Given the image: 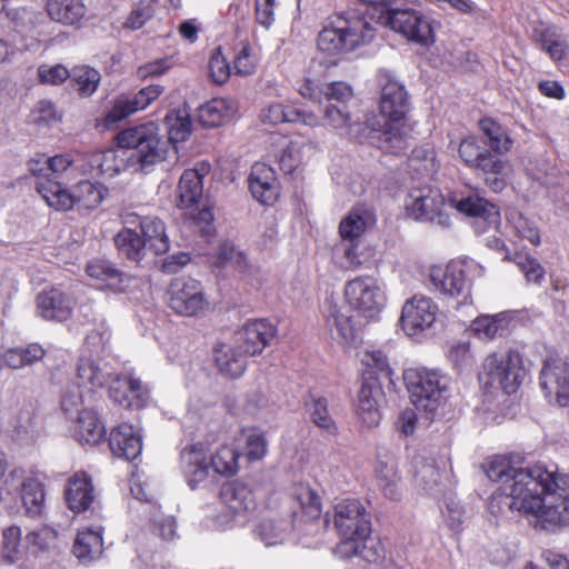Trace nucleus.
Listing matches in <instances>:
<instances>
[{
	"label": "nucleus",
	"instance_id": "obj_8",
	"mask_svg": "<svg viewBox=\"0 0 569 569\" xmlns=\"http://www.w3.org/2000/svg\"><path fill=\"white\" fill-rule=\"evenodd\" d=\"M453 206L449 204V208ZM448 206L439 190L430 187L412 189L406 200L408 216L420 221H430L441 227L449 226Z\"/></svg>",
	"mask_w": 569,
	"mask_h": 569
},
{
	"label": "nucleus",
	"instance_id": "obj_46",
	"mask_svg": "<svg viewBox=\"0 0 569 569\" xmlns=\"http://www.w3.org/2000/svg\"><path fill=\"white\" fill-rule=\"evenodd\" d=\"M74 556L84 561L92 560L102 553V537L100 531L87 530L79 532L74 545Z\"/></svg>",
	"mask_w": 569,
	"mask_h": 569
},
{
	"label": "nucleus",
	"instance_id": "obj_1",
	"mask_svg": "<svg viewBox=\"0 0 569 569\" xmlns=\"http://www.w3.org/2000/svg\"><path fill=\"white\" fill-rule=\"evenodd\" d=\"M487 477L500 483L491 495L489 510L532 516L536 527L555 531L569 525V476L543 465H512L496 458L486 465Z\"/></svg>",
	"mask_w": 569,
	"mask_h": 569
},
{
	"label": "nucleus",
	"instance_id": "obj_59",
	"mask_svg": "<svg viewBox=\"0 0 569 569\" xmlns=\"http://www.w3.org/2000/svg\"><path fill=\"white\" fill-rule=\"evenodd\" d=\"M168 251H157L156 266L159 270L167 274H173L186 267L191 258L189 252L179 251L172 254H166Z\"/></svg>",
	"mask_w": 569,
	"mask_h": 569
},
{
	"label": "nucleus",
	"instance_id": "obj_19",
	"mask_svg": "<svg viewBox=\"0 0 569 569\" xmlns=\"http://www.w3.org/2000/svg\"><path fill=\"white\" fill-rule=\"evenodd\" d=\"M369 140L383 153L399 154L409 146L408 128L401 121L388 120L381 129L370 130Z\"/></svg>",
	"mask_w": 569,
	"mask_h": 569
},
{
	"label": "nucleus",
	"instance_id": "obj_61",
	"mask_svg": "<svg viewBox=\"0 0 569 569\" xmlns=\"http://www.w3.org/2000/svg\"><path fill=\"white\" fill-rule=\"evenodd\" d=\"M137 111L134 104H132L130 94L120 96L114 100L112 108L107 112L106 122L108 124L119 122Z\"/></svg>",
	"mask_w": 569,
	"mask_h": 569
},
{
	"label": "nucleus",
	"instance_id": "obj_9",
	"mask_svg": "<svg viewBox=\"0 0 569 569\" xmlns=\"http://www.w3.org/2000/svg\"><path fill=\"white\" fill-rule=\"evenodd\" d=\"M348 305L368 319L375 318L385 307L386 296L378 282L370 277H357L345 286Z\"/></svg>",
	"mask_w": 569,
	"mask_h": 569
},
{
	"label": "nucleus",
	"instance_id": "obj_49",
	"mask_svg": "<svg viewBox=\"0 0 569 569\" xmlns=\"http://www.w3.org/2000/svg\"><path fill=\"white\" fill-rule=\"evenodd\" d=\"M312 150V144L302 139L291 140L279 156V166L284 173H292L303 160L305 150Z\"/></svg>",
	"mask_w": 569,
	"mask_h": 569
},
{
	"label": "nucleus",
	"instance_id": "obj_63",
	"mask_svg": "<svg viewBox=\"0 0 569 569\" xmlns=\"http://www.w3.org/2000/svg\"><path fill=\"white\" fill-rule=\"evenodd\" d=\"M71 71H69L62 64H41L38 68V77L40 82L46 84L58 86L63 83L70 78Z\"/></svg>",
	"mask_w": 569,
	"mask_h": 569
},
{
	"label": "nucleus",
	"instance_id": "obj_2",
	"mask_svg": "<svg viewBox=\"0 0 569 569\" xmlns=\"http://www.w3.org/2000/svg\"><path fill=\"white\" fill-rule=\"evenodd\" d=\"M169 151L170 143L159 137V127L148 122L120 131L116 148L96 151L88 161L93 172L112 178L136 166L147 172L154 164L167 160Z\"/></svg>",
	"mask_w": 569,
	"mask_h": 569
},
{
	"label": "nucleus",
	"instance_id": "obj_7",
	"mask_svg": "<svg viewBox=\"0 0 569 569\" xmlns=\"http://www.w3.org/2000/svg\"><path fill=\"white\" fill-rule=\"evenodd\" d=\"M37 190L46 200L48 206L56 210H70L73 206L83 209H92L100 204L103 199L100 188L90 181H80L70 193L61 187L60 182L48 180L38 182Z\"/></svg>",
	"mask_w": 569,
	"mask_h": 569
},
{
	"label": "nucleus",
	"instance_id": "obj_37",
	"mask_svg": "<svg viewBox=\"0 0 569 569\" xmlns=\"http://www.w3.org/2000/svg\"><path fill=\"white\" fill-rule=\"evenodd\" d=\"M202 176L196 169H188L181 174L177 187L179 208H191L202 197Z\"/></svg>",
	"mask_w": 569,
	"mask_h": 569
},
{
	"label": "nucleus",
	"instance_id": "obj_36",
	"mask_svg": "<svg viewBox=\"0 0 569 569\" xmlns=\"http://www.w3.org/2000/svg\"><path fill=\"white\" fill-rule=\"evenodd\" d=\"M323 124L336 130H341L346 134L353 136L356 128L360 124L358 119L349 109L346 103H327L323 108Z\"/></svg>",
	"mask_w": 569,
	"mask_h": 569
},
{
	"label": "nucleus",
	"instance_id": "obj_56",
	"mask_svg": "<svg viewBox=\"0 0 569 569\" xmlns=\"http://www.w3.org/2000/svg\"><path fill=\"white\" fill-rule=\"evenodd\" d=\"M243 452L241 457H244L249 462L261 460L267 453V440L264 435L256 429L243 432Z\"/></svg>",
	"mask_w": 569,
	"mask_h": 569
},
{
	"label": "nucleus",
	"instance_id": "obj_11",
	"mask_svg": "<svg viewBox=\"0 0 569 569\" xmlns=\"http://www.w3.org/2000/svg\"><path fill=\"white\" fill-rule=\"evenodd\" d=\"M118 249H168L164 224L157 218H144L138 228H124L114 237Z\"/></svg>",
	"mask_w": 569,
	"mask_h": 569
},
{
	"label": "nucleus",
	"instance_id": "obj_39",
	"mask_svg": "<svg viewBox=\"0 0 569 569\" xmlns=\"http://www.w3.org/2000/svg\"><path fill=\"white\" fill-rule=\"evenodd\" d=\"M234 112L233 102L227 99H212L198 109L199 122L204 127H218Z\"/></svg>",
	"mask_w": 569,
	"mask_h": 569
},
{
	"label": "nucleus",
	"instance_id": "obj_55",
	"mask_svg": "<svg viewBox=\"0 0 569 569\" xmlns=\"http://www.w3.org/2000/svg\"><path fill=\"white\" fill-rule=\"evenodd\" d=\"M70 78L76 83L77 91L81 97L93 94L101 80L99 71L88 66L74 67Z\"/></svg>",
	"mask_w": 569,
	"mask_h": 569
},
{
	"label": "nucleus",
	"instance_id": "obj_6",
	"mask_svg": "<svg viewBox=\"0 0 569 569\" xmlns=\"http://www.w3.org/2000/svg\"><path fill=\"white\" fill-rule=\"evenodd\" d=\"M403 379L419 411L433 415L447 397L448 379L436 370L411 368L405 371Z\"/></svg>",
	"mask_w": 569,
	"mask_h": 569
},
{
	"label": "nucleus",
	"instance_id": "obj_62",
	"mask_svg": "<svg viewBox=\"0 0 569 569\" xmlns=\"http://www.w3.org/2000/svg\"><path fill=\"white\" fill-rule=\"evenodd\" d=\"M506 161L492 154L489 150L485 149L472 168L480 170L486 176H501L506 169Z\"/></svg>",
	"mask_w": 569,
	"mask_h": 569
},
{
	"label": "nucleus",
	"instance_id": "obj_45",
	"mask_svg": "<svg viewBox=\"0 0 569 569\" xmlns=\"http://www.w3.org/2000/svg\"><path fill=\"white\" fill-rule=\"evenodd\" d=\"M413 466L418 486L429 493L435 492L441 481V472L435 461L425 457H416Z\"/></svg>",
	"mask_w": 569,
	"mask_h": 569
},
{
	"label": "nucleus",
	"instance_id": "obj_34",
	"mask_svg": "<svg viewBox=\"0 0 569 569\" xmlns=\"http://www.w3.org/2000/svg\"><path fill=\"white\" fill-rule=\"evenodd\" d=\"M164 123L168 131V138L159 137L170 143V153L177 154L174 144L177 142L186 141L191 133V119L190 114L186 109H173L170 110L164 117Z\"/></svg>",
	"mask_w": 569,
	"mask_h": 569
},
{
	"label": "nucleus",
	"instance_id": "obj_15",
	"mask_svg": "<svg viewBox=\"0 0 569 569\" xmlns=\"http://www.w3.org/2000/svg\"><path fill=\"white\" fill-rule=\"evenodd\" d=\"M387 23L390 28L411 41L427 44L432 38L430 23L415 10L391 9Z\"/></svg>",
	"mask_w": 569,
	"mask_h": 569
},
{
	"label": "nucleus",
	"instance_id": "obj_58",
	"mask_svg": "<svg viewBox=\"0 0 569 569\" xmlns=\"http://www.w3.org/2000/svg\"><path fill=\"white\" fill-rule=\"evenodd\" d=\"M21 529L18 526H10L2 532L1 557L7 563H14L20 558Z\"/></svg>",
	"mask_w": 569,
	"mask_h": 569
},
{
	"label": "nucleus",
	"instance_id": "obj_21",
	"mask_svg": "<svg viewBox=\"0 0 569 569\" xmlns=\"http://www.w3.org/2000/svg\"><path fill=\"white\" fill-rule=\"evenodd\" d=\"M180 468L192 489L208 478L211 466L201 443L187 446L182 449L180 453Z\"/></svg>",
	"mask_w": 569,
	"mask_h": 569
},
{
	"label": "nucleus",
	"instance_id": "obj_25",
	"mask_svg": "<svg viewBox=\"0 0 569 569\" xmlns=\"http://www.w3.org/2000/svg\"><path fill=\"white\" fill-rule=\"evenodd\" d=\"M260 120L271 126L284 122H301L309 127L320 124V119L315 113L298 108L286 107L280 102H272L262 108L260 111Z\"/></svg>",
	"mask_w": 569,
	"mask_h": 569
},
{
	"label": "nucleus",
	"instance_id": "obj_23",
	"mask_svg": "<svg viewBox=\"0 0 569 569\" xmlns=\"http://www.w3.org/2000/svg\"><path fill=\"white\" fill-rule=\"evenodd\" d=\"M109 447L116 457L131 461L141 453L142 437L132 425L122 423L111 430Z\"/></svg>",
	"mask_w": 569,
	"mask_h": 569
},
{
	"label": "nucleus",
	"instance_id": "obj_10",
	"mask_svg": "<svg viewBox=\"0 0 569 569\" xmlns=\"http://www.w3.org/2000/svg\"><path fill=\"white\" fill-rule=\"evenodd\" d=\"M167 296L170 309L186 317L197 316L209 306L202 284L191 278L171 280Z\"/></svg>",
	"mask_w": 569,
	"mask_h": 569
},
{
	"label": "nucleus",
	"instance_id": "obj_38",
	"mask_svg": "<svg viewBox=\"0 0 569 569\" xmlns=\"http://www.w3.org/2000/svg\"><path fill=\"white\" fill-rule=\"evenodd\" d=\"M332 272L355 271L371 268L373 260L369 251H327Z\"/></svg>",
	"mask_w": 569,
	"mask_h": 569
},
{
	"label": "nucleus",
	"instance_id": "obj_44",
	"mask_svg": "<svg viewBox=\"0 0 569 569\" xmlns=\"http://www.w3.org/2000/svg\"><path fill=\"white\" fill-rule=\"evenodd\" d=\"M455 208L468 217H479L490 222H497L499 218L497 207L477 196H470L458 200L455 203Z\"/></svg>",
	"mask_w": 569,
	"mask_h": 569
},
{
	"label": "nucleus",
	"instance_id": "obj_14",
	"mask_svg": "<svg viewBox=\"0 0 569 569\" xmlns=\"http://www.w3.org/2000/svg\"><path fill=\"white\" fill-rule=\"evenodd\" d=\"M438 315V306L428 297L413 296L401 310L400 323L405 333L416 337L429 330Z\"/></svg>",
	"mask_w": 569,
	"mask_h": 569
},
{
	"label": "nucleus",
	"instance_id": "obj_60",
	"mask_svg": "<svg viewBox=\"0 0 569 569\" xmlns=\"http://www.w3.org/2000/svg\"><path fill=\"white\" fill-rule=\"evenodd\" d=\"M209 74L217 84L227 82L231 74L230 66L221 52V48L214 49L209 60Z\"/></svg>",
	"mask_w": 569,
	"mask_h": 569
},
{
	"label": "nucleus",
	"instance_id": "obj_4",
	"mask_svg": "<svg viewBox=\"0 0 569 569\" xmlns=\"http://www.w3.org/2000/svg\"><path fill=\"white\" fill-rule=\"evenodd\" d=\"M373 28L358 16H338L319 32L318 48L328 54L356 50L373 39Z\"/></svg>",
	"mask_w": 569,
	"mask_h": 569
},
{
	"label": "nucleus",
	"instance_id": "obj_54",
	"mask_svg": "<svg viewBox=\"0 0 569 569\" xmlns=\"http://www.w3.org/2000/svg\"><path fill=\"white\" fill-rule=\"evenodd\" d=\"M505 259L513 261L530 282L540 283L545 277L543 267L527 251H507Z\"/></svg>",
	"mask_w": 569,
	"mask_h": 569
},
{
	"label": "nucleus",
	"instance_id": "obj_18",
	"mask_svg": "<svg viewBox=\"0 0 569 569\" xmlns=\"http://www.w3.org/2000/svg\"><path fill=\"white\" fill-rule=\"evenodd\" d=\"M410 110V100L405 86L393 78H387L381 86L380 111L392 122L402 121Z\"/></svg>",
	"mask_w": 569,
	"mask_h": 569
},
{
	"label": "nucleus",
	"instance_id": "obj_50",
	"mask_svg": "<svg viewBox=\"0 0 569 569\" xmlns=\"http://www.w3.org/2000/svg\"><path fill=\"white\" fill-rule=\"evenodd\" d=\"M20 495L26 512L29 516L36 517L42 512L44 507V489L42 482L37 477L33 476L32 479H29Z\"/></svg>",
	"mask_w": 569,
	"mask_h": 569
},
{
	"label": "nucleus",
	"instance_id": "obj_26",
	"mask_svg": "<svg viewBox=\"0 0 569 569\" xmlns=\"http://www.w3.org/2000/svg\"><path fill=\"white\" fill-rule=\"evenodd\" d=\"M377 218L375 212L365 207L352 209L340 222L339 233L343 241L350 246H357V240L368 230L375 227Z\"/></svg>",
	"mask_w": 569,
	"mask_h": 569
},
{
	"label": "nucleus",
	"instance_id": "obj_3",
	"mask_svg": "<svg viewBox=\"0 0 569 569\" xmlns=\"http://www.w3.org/2000/svg\"><path fill=\"white\" fill-rule=\"evenodd\" d=\"M77 379L90 390L109 385V397L127 409H141L149 401V389L131 375L114 373L112 367L99 359L81 357L77 363Z\"/></svg>",
	"mask_w": 569,
	"mask_h": 569
},
{
	"label": "nucleus",
	"instance_id": "obj_35",
	"mask_svg": "<svg viewBox=\"0 0 569 569\" xmlns=\"http://www.w3.org/2000/svg\"><path fill=\"white\" fill-rule=\"evenodd\" d=\"M221 499L234 518L253 510L256 507L252 491L241 483H231L223 487Z\"/></svg>",
	"mask_w": 569,
	"mask_h": 569
},
{
	"label": "nucleus",
	"instance_id": "obj_64",
	"mask_svg": "<svg viewBox=\"0 0 569 569\" xmlns=\"http://www.w3.org/2000/svg\"><path fill=\"white\" fill-rule=\"evenodd\" d=\"M154 0L140 1L131 11L126 24L131 29H140L154 14Z\"/></svg>",
	"mask_w": 569,
	"mask_h": 569
},
{
	"label": "nucleus",
	"instance_id": "obj_5",
	"mask_svg": "<svg viewBox=\"0 0 569 569\" xmlns=\"http://www.w3.org/2000/svg\"><path fill=\"white\" fill-rule=\"evenodd\" d=\"M525 376L521 355L508 349L489 353L481 365L478 379L485 389H500L511 395L518 390Z\"/></svg>",
	"mask_w": 569,
	"mask_h": 569
},
{
	"label": "nucleus",
	"instance_id": "obj_47",
	"mask_svg": "<svg viewBox=\"0 0 569 569\" xmlns=\"http://www.w3.org/2000/svg\"><path fill=\"white\" fill-rule=\"evenodd\" d=\"M409 168L421 177H429L437 172L438 162L432 147L421 146L415 148L408 159Z\"/></svg>",
	"mask_w": 569,
	"mask_h": 569
},
{
	"label": "nucleus",
	"instance_id": "obj_22",
	"mask_svg": "<svg viewBox=\"0 0 569 569\" xmlns=\"http://www.w3.org/2000/svg\"><path fill=\"white\" fill-rule=\"evenodd\" d=\"M248 182L253 198L260 203L269 206L277 200L279 188L276 173L271 167L256 162L251 167Z\"/></svg>",
	"mask_w": 569,
	"mask_h": 569
},
{
	"label": "nucleus",
	"instance_id": "obj_29",
	"mask_svg": "<svg viewBox=\"0 0 569 569\" xmlns=\"http://www.w3.org/2000/svg\"><path fill=\"white\" fill-rule=\"evenodd\" d=\"M66 500L73 512L86 511L94 500V488L86 472H78L68 480Z\"/></svg>",
	"mask_w": 569,
	"mask_h": 569
},
{
	"label": "nucleus",
	"instance_id": "obj_30",
	"mask_svg": "<svg viewBox=\"0 0 569 569\" xmlns=\"http://www.w3.org/2000/svg\"><path fill=\"white\" fill-rule=\"evenodd\" d=\"M375 473L378 487L383 492V495L391 500L400 499V477L397 472L395 458L387 453H379Z\"/></svg>",
	"mask_w": 569,
	"mask_h": 569
},
{
	"label": "nucleus",
	"instance_id": "obj_13",
	"mask_svg": "<svg viewBox=\"0 0 569 569\" xmlns=\"http://www.w3.org/2000/svg\"><path fill=\"white\" fill-rule=\"evenodd\" d=\"M540 387L550 403L569 405V358L550 357L540 371Z\"/></svg>",
	"mask_w": 569,
	"mask_h": 569
},
{
	"label": "nucleus",
	"instance_id": "obj_24",
	"mask_svg": "<svg viewBox=\"0 0 569 569\" xmlns=\"http://www.w3.org/2000/svg\"><path fill=\"white\" fill-rule=\"evenodd\" d=\"M513 315L502 311L496 315L478 316L470 325V331L480 340L490 341L508 336L511 331Z\"/></svg>",
	"mask_w": 569,
	"mask_h": 569
},
{
	"label": "nucleus",
	"instance_id": "obj_40",
	"mask_svg": "<svg viewBox=\"0 0 569 569\" xmlns=\"http://www.w3.org/2000/svg\"><path fill=\"white\" fill-rule=\"evenodd\" d=\"M479 128L486 137V143L497 154H505L511 150L513 141L506 128L492 119H482L479 121Z\"/></svg>",
	"mask_w": 569,
	"mask_h": 569
},
{
	"label": "nucleus",
	"instance_id": "obj_17",
	"mask_svg": "<svg viewBox=\"0 0 569 569\" xmlns=\"http://www.w3.org/2000/svg\"><path fill=\"white\" fill-rule=\"evenodd\" d=\"M383 391L380 381L373 377L362 379L358 392L357 415L367 427H376L381 420L380 405Z\"/></svg>",
	"mask_w": 569,
	"mask_h": 569
},
{
	"label": "nucleus",
	"instance_id": "obj_43",
	"mask_svg": "<svg viewBox=\"0 0 569 569\" xmlns=\"http://www.w3.org/2000/svg\"><path fill=\"white\" fill-rule=\"evenodd\" d=\"M46 355L44 349L38 343L9 349L3 355V362L12 369H21L40 361Z\"/></svg>",
	"mask_w": 569,
	"mask_h": 569
},
{
	"label": "nucleus",
	"instance_id": "obj_20",
	"mask_svg": "<svg viewBox=\"0 0 569 569\" xmlns=\"http://www.w3.org/2000/svg\"><path fill=\"white\" fill-rule=\"evenodd\" d=\"M336 553L343 559L377 563L385 557V548L377 538L369 533L363 538L340 541L336 547Z\"/></svg>",
	"mask_w": 569,
	"mask_h": 569
},
{
	"label": "nucleus",
	"instance_id": "obj_53",
	"mask_svg": "<svg viewBox=\"0 0 569 569\" xmlns=\"http://www.w3.org/2000/svg\"><path fill=\"white\" fill-rule=\"evenodd\" d=\"M84 391L81 386L76 381L67 385L61 395V409L70 418H77L84 410H88L84 406Z\"/></svg>",
	"mask_w": 569,
	"mask_h": 569
},
{
	"label": "nucleus",
	"instance_id": "obj_33",
	"mask_svg": "<svg viewBox=\"0 0 569 569\" xmlns=\"http://www.w3.org/2000/svg\"><path fill=\"white\" fill-rule=\"evenodd\" d=\"M49 17L64 26H78L86 17V6L82 0H47Z\"/></svg>",
	"mask_w": 569,
	"mask_h": 569
},
{
	"label": "nucleus",
	"instance_id": "obj_57",
	"mask_svg": "<svg viewBox=\"0 0 569 569\" xmlns=\"http://www.w3.org/2000/svg\"><path fill=\"white\" fill-rule=\"evenodd\" d=\"M296 498L302 511L310 518L316 519L321 515V499L318 492L308 485H300L296 489Z\"/></svg>",
	"mask_w": 569,
	"mask_h": 569
},
{
	"label": "nucleus",
	"instance_id": "obj_28",
	"mask_svg": "<svg viewBox=\"0 0 569 569\" xmlns=\"http://www.w3.org/2000/svg\"><path fill=\"white\" fill-rule=\"evenodd\" d=\"M37 307L42 318L66 321L71 317L73 302L60 290L51 289L38 295Z\"/></svg>",
	"mask_w": 569,
	"mask_h": 569
},
{
	"label": "nucleus",
	"instance_id": "obj_16",
	"mask_svg": "<svg viewBox=\"0 0 569 569\" xmlns=\"http://www.w3.org/2000/svg\"><path fill=\"white\" fill-rule=\"evenodd\" d=\"M274 333L273 326L267 320H249L236 332L234 343L249 358L261 353Z\"/></svg>",
	"mask_w": 569,
	"mask_h": 569
},
{
	"label": "nucleus",
	"instance_id": "obj_12",
	"mask_svg": "<svg viewBox=\"0 0 569 569\" xmlns=\"http://www.w3.org/2000/svg\"><path fill=\"white\" fill-rule=\"evenodd\" d=\"M335 527L341 541L363 538L371 533L370 517L357 499H345L335 505Z\"/></svg>",
	"mask_w": 569,
	"mask_h": 569
},
{
	"label": "nucleus",
	"instance_id": "obj_48",
	"mask_svg": "<svg viewBox=\"0 0 569 569\" xmlns=\"http://www.w3.org/2000/svg\"><path fill=\"white\" fill-rule=\"evenodd\" d=\"M240 458L241 453L237 449L221 446L209 461L214 472L230 477L238 471Z\"/></svg>",
	"mask_w": 569,
	"mask_h": 569
},
{
	"label": "nucleus",
	"instance_id": "obj_31",
	"mask_svg": "<svg viewBox=\"0 0 569 569\" xmlns=\"http://www.w3.org/2000/svg\"><path fill=\"white\" fill-rule=\"evenodd\" d=\"M248 357L234 346L220 343L214 348V361L219 371L228 378H239L247 368Z\"/></svg>",
	"mask_w": 569,
	"mask_h": 569
},
{
	"label": "nucleus",
	"instance_id": "obj_32",
	"mask_svg": "<svg viewBox=\"0 0 569 569\" xmlns=\"http://www.w3.org/2000/svg\"><path fill=\"white\" fill-rule=\"evenodd\" d=\"M89 277L104 282L106 287L113 292H123L131 281V278L116 269L106 260H91L86 266Z\"/></svg>",
	"mask_w": 569,
	"mask_h": 569
},
{
	"label": "nucleus",
	"instance_id": "obj_41",
	"mask_svg": "<svg viewBox=\"0 0 569 569\" xmlns=\"http://www.w3.org/2000/svg\"><path fill=\"white\" fill-rule=\"evenodd\" d=\"M76 433L80 441L97 445L104 438L106 428L93 410H84L76 418Z\"/></svg>",
	"mask_w": 569,
	"mask_h": 569
},
{
	"label": "nucleus",
	"instance_id": "obj_52",
	"mask_svg": "<svg viewBox=\"0 0 569 569\" xmlns=\"http://www.w3.org/2000/svg\"><path fill=\"white\" fill-rule=\"evenodd\" d=\"M361 362L366 367L363 379L366 377H373L378 380L386 378L391 381L392 369L386 355L380 350H366L361 356Z\"/></svg>",
	"mask_w": 569,
	"mask_h": 569
},
{
	"label": "nucleus",
	"instance_id": "obj_51",
	"mask_svg": "<svg viewBox=\"0 0 569 569\" xmlns=\"http://www.w3.org/2000/svg\"><path fill=\"white\" fill-rule=\"evenodd\" d=\"M307 410L312 422L329 435L337 432V426L328 410L327 400L322 397H310L307 402Z\"/></svg>",
	"mask_w": 569,
	"mask_h": 569
},
{
	"label": "nucleus",
	"instance_id": "obj_27",
	"mask_svg": "<svg viewBox=\"0 0 569 569\" xmlns=\"http://www.w3.org/2000/svg\"><path fill=\"white\" fill-rule=\"evenodd\" d=\"M429 278L433 287L446 296H458L465 288V272L459 262L450 261L445 268L433 266Z\"/></svg>",
	"mask_w": 569,
	"mask_h": 569
},
{
	"label": "nucleus",
	"instance_id": "obj_42",
	"mask_svg": "<svg viewBox=\"0 0 569 569\" xmlns=\"http://www.w3.org/2000/svg\"><path fill=\"white\" fill-rule=\"evenodd\" d=\"M327 323L330 330L337 333L342 342L352 343L358 337V330L353 323L351 315L343 312L338 306H330L327 317Z\"/></svg>",
	"mask_w": 569,
	"mask_h": 569
}]
</instances>
